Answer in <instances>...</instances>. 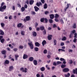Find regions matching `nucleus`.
<instances>
[{
  "label": "nucleus",
  "mask_w": 77,
  "mask_h": 77,
  "mask_svg": "<svg viewBox=\"0 0 77 77\" xmlns=\"http://www.w3.org/2000/svg\"><path fill=\"white\" fill-rule=\"evenodd\" d=\"M6 9V5H4V6L0 7V11L1 12H4L5 9Z\"/></svg>",
  "instance_id": "f257e3e1"
},
{
  "label": "nucleus",
  "mask_w": 77,
  "mask_h": 77,
  "mask_svg": "<svg viewBox=\"0 0 77 77\" xmlns=\"http://www.w3.org/2000/svg\"><path fill=\"white\" fill-rule=\"evenodd\" d=\"M28 45L29 46L31 49H33L34 47H33V43L31 42H30L28 43Z\"/></svg>",
  "instance_id": "f03ea898"
},
{
  "label": "nucleus",
  "mask_w": 77,
  "mask_h": 77,
  "mask_svg": "<svg viewBox=\"0 0 77 77\" xmlns=\"http://www.w3.org/2000/svg\"><path fill=\"white\" fill-rule=\"evenodd\" d=\"M42 3L41 2H37L36 3V6L38 7H39L40 6H42Z\"/></svg>",
  "instance_id": "7ed1b4c3"
},
{
  "label": "nucleus",
  "mask_w": 77,
  "mask_h": 77,
  "mask_svg": "<svg viewBox=\"0 0 77 77\" xmlns=\"http://www.w3.org/2000/svg\"><path fill=\"white\" fill-rule=\"evenodd\" d=\"M63 71L66 72L69 71V69L68 68H65L63 69Z\"/></svg>",
  "instance_id": "20e7f679"
},
{
  "label": "nucleus",
  "mask_w": 77,
  "mask_h": 77,
  "mask_svg": "<svg viewBox=\"0 0 77 77\" xmlns=\"http://www.w3.org/2000/svg\"><path fill=\"white\" fill-rule=\"evenodd\" d=\"M14 69V67L13 66H11L9 67V68L8 69V70L9 71H12V70Z\"/></svg>",
  "instance_id": "39448f33"
},
{
  "label": "nucleus",
  "mask_w": 77,
  "mask_h": 77,
  "mask_svg": "<svg viewBox=\"0 0 77 77\" xmlns=\"http://www.w3.org/2000/svg\"><path fill=\"white\" fill-rule=\"evenodd\" d=\"M28 57V56L26 54H24L23 56V59H26Z\"/></svg>",
  "instance_id": "423d86ee"
},
{
  "label": "nucleus",
  "mask_w": 77,
  "mask_h": 77,
  "mask_svg": "<svg viewBox=\"0 0 77 77\" xmlns=\"http://www.w3.org/2000/svg\"><path fill=\"white\" fill-rule=\"evenodd\" d=\"M26 21H30V16H27L25 17Z\"/></svg>",
  "instance_id": "0eeeda50"
},
{
  "label": "nucleus",
  "mask_w": 77,
  "mask_h": 77,
  "mask_svg": "<svg viewBox=\"0 0 77 77\" xmlns=\"http://www.w3.org/2000/svg\"><path fill=\"white\" fill-rule=\"evenodd\" d=\"M9 60H5L4 63V64L5 65V64H8L9 63Z\"/></svg>",
  "instance_id": "6e6552de"
},
{
  "label": "nucleus",
  "mask_w": 77,
  "mask_h": 77,
  "mask_svg": "<svg viewBox=\"0 0 77 77\" xmlns=\"http://www.w3.org/2000/svg\"><path fill=\"white\" fill-rule=\"evenodd\" d=\"M49 17L51 19H53L54 18V15L53 14H51L50 15Z\"/></svg>",
  "instance_id": "1a4fd4ad"
},
{
  "label": "nucleus",
  "mask_w": 77,
  "mask_h": 77,
  "mask_svg": "<svg viewBox=\"0 0 77 77\" xmlns=\"http://www.w3.org/2000/svg\"><path fill=\"white\" fill-rule=\"evenodd\" d=\"M34 8L36 12H38V10H39V9L37 6H35L34 7Z\"/></svg>",
  "instance_id": "9d476101"
},
{
  "label": "nucleus",
  "mask_w": 77,
  "mask_h": 77,
  "mask_svg": "<svg viewBox=\"0 0 77 77\" xmlns=\"http://www.w3.org/2000/svg\"><path fill=\"white\" fill-rule=\"evenodd\" d=\"M35 45L36 47H39L40 46V44L38 42H36L35 43Z\"/></svg>",
  "instance_id": "9b49d317"
},
{
  "label": "nucleus",
  "mask_w": 77,
  "mask_h": 77,
  "mask_svg": "<svg viewBox=\"0 0 77 77\" xmlns=\"http://www.w3.org/2000/svg\"><path fill=\"white\" fill-rule=\"evenodd\" d=\"M34 3V0H30L29 2V3L30 5H33V4Z\"/></svg>",
  "instance_id": "f8f14e48"
},
{
  "label": "nucleus",
  "mask_w": 77,
  "mask_h": 77,
  "mask_svg": "<svg viewBox=\"0 0 77 77\" xmlns=\"http://www.w3.org/2000/svg\"><path fill=\"white\" fill-rule=\"evenodd\" d=\"M47 43V42L45 40H44L42 42V46H44V45H45Z\"/></svg>",
  "instance_id": "ddd939ff"
},
{
  "label": "nucleus",
  "mask_w": 77,
  "mask_h": 77,
  "mask_svg": "<svg viewBox=\"0 0 77 77\" xmlns=\"http://www.w3.org/2000/svg\"><path fill=\"white\" fill-rule=\"evenodd\" d=\"M33 63L34 65H37L38 61H37V60H34L33 61Z\"/></svg>",
  "instance_id": "4468645a"
},
{
  "label": "nucleus",
  "mask_w": 77,
  "mask_h": 77,
  "mask_svg": "<svg viewBox=\"0 0 77 77\" xmlns=\"http://www.w3.org/2000/svg\"><path fill=\"white\" fill-rule=\"evenodd\" d=\"M0 35H5V33L1 29H0Z\"/></svg>",
  "instance_id": "2eb2a0df"
},
{
  "label": "nucleus",
  "mask_w": 77,
  "mask_h": 77,
  "mask_svg": "<svg viewBox=\"0 0 77 77\" xmlns=\"http://www.w3.org/2000/svg\"><path fill=\"white\" fill-rule=\"evenodd\" d=\"M51 37H52V35H49L48 36V40H50L52 38Z\"/></svg>",
  "instance_id": "dca6fc26"
},
{
  "label": "nucleus",
  "mask_w": 77,
  "mask_h": 77,
  "mask_svg": "<svg viewBox=\"0 0 77 77\" xmlns=\"http://www.w3.org/2000/svg\"><path fill=\"white\" fill-rule=\"evenodd\" d=\"M73 72L74 74H76L77 75V68H76L75 69H73Z\"/></svg>",
  "instance_id": "f3484780"
},
{
  "label": "nucleus",
  "mask_w": 77,
  "mask_h": 77,
  "mask_svg": "<svg viewBox=\"0 0 77 77\" xmlns=\"http://www.w3.org/2000/svg\"><path fill=\"white\" fill-rule=\"evenodd\" d=\"M29 60L30 62H32V61H33V60H34V58L32 57H31L29 58Z\"/></svg>",
  "instance_id": "a211bd4d"
},
{
  "label": "nucleus",
  "mask_w": 77,
  "mask_h": 77,
  "mask_svg": "<svg viewBox=\"0 0 77 77\" xmlns=\"http://www.w3.org/2000/svg\"><path fill=\"white\" fill-rule=\"evenodd\" d=\"M32 35L33 36H36V35H37V33H36V32H32Z\"/></svg>",
  "instance_id": "6ab92c4d"
},
{
  "label": "nucleus",
  "mask_w": 77,
  "mask_h": 77,
  "mask_svg": "<svg viewBox=\"0 0 77 77\" xmlns=\"http://www.w3.org/2000/svg\"><path fill=\"white\" fill-rule=\"evenodd\" d=\"M1 53L2 54H4V55L6 54V51H5V50L2 51H1Z\"/></svg>",
  "instance_id": "aec40b11"
},
{
  "label": "nucleus",
  "mask_w": 77,
  "mask_h": 77,
  "mask_svg": "<svg viewBox=\"0 0 77 77\" xmlns=\"http://www.w3.org/2000/svg\"><path fill=\"white\" fill-rule=\"evenodd\" d=\"M45 67H42L40 68V70L41 71H45Z\"/></svg>",
  "instance_id": "412c9836"
},
{
  "label": "nucleus",
  "mask_w": 77,
  "mask_h": 77,
  "mask_svg": "<svg viewBox=\"0 0 77 77\" xmlns=\"http://www.w3.org/2000/svg\"><path fill=\"white\" fill-rule=\"evenodd\" d=\"M47 4L46 3L45 4L44 6V9H47Z\"/></svg>",
  "instance_id": "4be33fe9"
},
{
  "label": "nucleus",
  "mask_w": 77,
  "mask_h": 77,
  "mask_svg": "<svg viewBox=\"0 0 77 77\" xmlns=\"http://www.w3.org/2000/svg\"><path fill=\"white\" fill-rule=\"evenodd\" d=\"M0 41L1 42V43H2V44H3V43H4V42H5V39L2 38L1 39Z\"/></svg>",
  "instance_id": "5701e85b"
},
{
  "label": "nucleus",
  "mask_w": 77,
  "mask_h": 77,
  "mask_svg": "<svg viewBox=\"0 0 77 77\" xmlns=\"http://www.w3.org/2000/svg\"><path fill=\"white\" fill-rule=\"evenodd\" d=\"M21 11L22 12H24V11H25V8H24V7H22L21 8Z\"/></svg>",
  "instance_id": "b1692460"
},
{
  "label": "nucleus",
  "mask_w": 77,
  "mask_h": 77,
  "mask_svg": "<svg viewBox=\"0 0 77 77\" xmlns=\"http://www.w3.org/2000/svg\"><path fill=\"white\" fill-rule=\"evenodd\" d=\"M22 26V23H19L18 24L17 26L18 27H19V28L20 27H21Z\"/></svg>",
  "instance_id": "393cba45"
},
{
  "label": "nucleus",
  "mask_w": 77,
  "mask_h": 77,
  "mask_svg": "<svg viewBox=\"0 0 77 77\" xmlns=\"http://www.w3.org/2000/svg\"><path fill=\"white\" fill-rule=\"evenodd\" d=\"M69 76H70V73H68L67 75H65V77H69Z\"/></svg>",
  "instance_id": "a878e982"
},
{
  "label": "nucleus",
  "mask_w": 77,
  "mask_h": 77,
  "mask_svg": "<svg viewBox=\"0 0 77 77\" xmlns=\"http://www.w3.org/2000/svg\"><path fill=\"white\" fill-rule=\"evenodd\" d=\"M5 23H1V26L3 28H4V26H5Z\"/></svg>",
  "instance_id": "bb28decb"
},
{
  "label": "nucleus",
  "mask_w": 77,
  "mask_h": 77,
  "mask_svg": "<svg viewBox=\"0 0 77 77\" xmlns=\"http://www.w3.org/2000/svg\"><path fill=\"white\" fill-rule=\"evenodd\" d=\"M34 50L35 51H39V48L38 47H35L34 48Z\"/></svg>",
  "instance_id": "cd10ccee"
},
{
  "label": "nucleus",
  "mask_w": 77,
  "mask_h": 77,
  "mask_svg": "<svg viewBox=\"0 0 77 77\" xmlns=\"http://www.w3.org/2000/svg\"><path fill=\"white\" fill-rule=\"evenodd\" d=\"M40 29L41 30H44V27L42 26L40 27Z\"/></svg>",
  "instance_id": "c85d7f7f"
},
{
  "label": "nucleus",
  "mask_w": 77,
  "mask_h": 77,
  "mask_svg": "<svg viewBox=\"0 0 77 77\" xmlns=\"http://www.w3.org/2000/svg\"><path fill=\"white\" fill-rule=\"evenodd\" d=\"M66 39V37L65 36H64L63 38H62V41H65Z\"/></svg>",
  "instance_id": "c756f323"
},
{
  "label": "nucleus",
  "mask_w": 77,
  "mask_h": 77,
  "mask_svg": "<svg viewBox=\"0 0 77 77\" xmlns=\"http://www.w3.org/2000/svg\"><path fill=\"white\" fill-rule=\"evenodd\" d=\"M45 20V18H41L40 20V21L42 23H43L44 21Z\"/></svg>",
  "instance_id": "7c9ffc66"
},
{
  "label": "nucleus",
  "mask_w": 77,
  "mask_h": 77,
  "mask_svg": "<svg viewBox=\"0 0 77 77\" xmlns=\"http://www.w3.org/2000/svg\"><path fill=\"white\" fill-rule=\"evenodd\" d=\"M66 66V65L65 64H62L61 65V67L62 68H64Z\"/></svg>",
  "instance_id": "2f4dec72"
},
{
  "label": "nucleus",
  "mask_w": 77,
  "mask_h": 77,
  "mask_svg": "<svg viewBox=\"0 0 77 77\" xmlns=\"http://www.w3.org/2000/svg\"><path fill=\"white\" fill-rule=\"evenodd\" d=\"M73 29H75L76 28V23H74L73 24Z\"/></svg>",
  "instance_id": "473e14b6"
},
{
  "label": "nucleus",
  "mask_w": 77,
  "mask_h": 77,
  "mask_svg": "<svg viewBox=\"0 0 77 77\" xmlns=\"http://www.w3.org/2000/svg\"><path fill=\"white\" fill-rule=\"evenodd\" d=\"M43 53L44 54H47V49H45L43 51Z\"/></svg>",
  "instance_id": "72a5a7b5"
},
{
  "label": "nucleus",
  "mask_w": 77,
  "mask_h": 77,
  "mask_svg": "<svg viewBox=\"0 0 77 77\" xmlns=\"http://www.w3.org/2000/svg\"><path fill=\"white\" fill-rule=\"evenodd\" d=\"M49 21L50 23H51V24L52 23H53V20L51 19H49Z\"/></svg>",
  "instance_id": "f704fd0d"
},
{
  "label": "nucleus",
  "mask_w": 77,
  "mask_h": 77,
  "mask_svg": "<svg viewBox=\"0 0 77 77\" xmlns=\"http://www.w3.org/2000/svg\"><path fill=\"white\" fill-rule=\"evenodd\" d=\"M24 33H25V32L24 31H22L21 32V35L22 36H24Z\"/></svg>",
  "instance_id": "c9c22d12"
},
{
  "label": "nucleus",
  "mask_w": 77,
  "mask_h": 77,
  "mask_svg": "<svg viewBox=\"0 0 77 77\" xmlns=\"http://www.w3.org/2000/svg\"><path fill=\"white\" fill-rule=\"evenodd\" d=\"M59 15H58L57 14H56L55 15V18H57L58 17H59Z\"/></svg>",
  "instance_id": "e433bc0d"
},
{
  "label": "nucleus",
  "mask_w": 77,
  "mask_h": 77,
  "mask_svg": "<svg viewBox=\"0 0 77 77\" xmlns=\"http://www.w3.org/2000/svg\"><path fill=\"white\" fill-rule=\"evenodd\" d=\"M60 61H65V59H64L63 58H61L60 59Z\"/></svg>",
  "instance_id": "4c0bfd02"
},
{
  "label": "nucleus",
  "mask_w": 77,
  "mask_h": 77,
  "mask_svg": "<svg viewBox=\"0 0 77 77\" xmlns=\"http://www.w3.org/2000/svg\"><path fill=\"white\" fill-rule=\"evenodd\" d=\"M54 45H56V43H57V41H56V40H54Z\"/></svg>",
  "instance_id": "58836bf2"
},
{
  "label": "nucleus",
  "mask_w": 77,
  "mask_h": 77,
  "mask_svg": "<svg viewBox=\"0 0 77 77\" xmlns=\"http://www.w3.org/2000/svg\"><path fill=\"white\" fill-rule=\"evenodd\" d=\"M62 63V62H61V61H58L57 62V65H59V64H61V63Z\"/></svg>",
  "instance_id": "ea45409f"
},
{
  "label": "nucleus",
  "mask_w": 77,
  "mask_h": 77,
  "mask_svg": "<svg viewBox=\"0 0 77 77\" xmlns=\"http://www.w3.org/2000/svg\"><path fill=\"white\" fill-rule=\"evenodd\" d=\"M38 26V24L37 22H36L35 23V28H37V26Z\"/></svg>",
  "instance_id": "a19ab883"
},
{
  "label": "nucleus",
  "mask_w": 77,
  "mask_h": 77,
  "mask_svg": "<svg viewBox=\"0 0 77 77\" xmlns=\"http://www.w3.org/2000/svg\"><path fill=\"white\" fill-rule=\"evenodd\" d=\"M45 23H47L48 22V20L47 19V18H45Z\"/></svg>",
  "instance_id": "79ce46f5"
},
{
  "label": "nucleus",
  "mask_w": 77,
  "mask_h": 77,
  "mask_svg": "<svg viewBox=\"0 0 77 77\" xmlns=\"http://www.w3.org/2000/svg\"><path fill=\"white\" fill-rule=\"evenodd\" d=\"M73 35V34H72V33H70V35H69L70 38H72V35Z\"/></svg>",
  "instance_id": "37998d69"
},
{
  "label": "nucleus",
  "mask_w": 77,
  "mask_h": 77,
  "mask_svg": "<svg viewBox=\"0 0 77 77\" xmlns=\"http://www.w3.org/2000/svg\"><path fill=\"white\" fill-rule=\"evenodd\" d=\"M60 21H61V24H64V22H63V19L62 18L61 19Z\"/></svg>",
  "instance_id": "c03bdc74"
},
{
  "label": "nucleus",
  "mask_w": 77,
  "mask_h": 77,
  "mask_svg": "<svg viewBox=\"0 0 77 77\" xmlns=\"http://www.w3.org/2000/svg\"><path fill=\"white\" fill-rule=\"evenodd\" d=\"M43 35H45L46 34V30L45 29H44V31L43 32Z\"/></svg>",
  "instance_id": "a18cd8bd"
},
{
  "label": "nucleus",
  "mask_w": 77,
  "mask_h": 77,
  "mask_svg": "<svg viewBox=\"0 0 77 77\" xmlns=\"http://www.w3.org/2000/svg\"><path fill=\"white\" fill-rule=\"evenodd\" d=\"M20 70L21 71H22V72H24V68L23 67L21 68H20Z\"/></svg>",
  "instance_id": "49530a36"
},
{
  "label": "nucleus",
  "mask_w": 77,
  "mask_h": 77,
  "mask_svg": "<svg viewBox=\"0 0 77 77\" xmlns=\"http://www.w3.org/2000/svg\"><path fill=\"white\" fill-rule=\"evenodd\" d=\"M72 63H73V62H72V60H69V64L71 65V64H72Z\"/></svg>",
  "instance_id": "de8ad7c7"
},
{
  "label": "nucleus",
  "mask_w": 77,
  "mask_h": 77,
  "mask_svg": "<svg viewBox=\"0 0 77 77\" xmlns=\"http://www.w3.org/2000/svg\"><path fill=\"white\" fill-rule=\"evenodd\" d=\"M31 14L32 15H35L36 13H35V12L33 11H32L31 12Z\"/></svg>",
  "instance_id": "09e8293b"
},
{
  "label": "nucleus",
  "mask_w": 77,
  "mask_h": 77,
  "mask_svg": "<svg viewBox=\"0 0 77 77\" xmlns=\"http://www.w3.org/2000/svg\"><path fill=\"white\" fill-rule=\"evenodd\" d=\"M14 51H15V52H16V51H17V50H18V48H14Z\"/></svg>",
  "instance_id": "8fccbe9b"
},
{
  "label": "nucleus",
  "mask_w": 77,
  "mask_h": 77,
  "mask_svg": "<svg viewBox=\"0 0 77 77\" xmlns=\"http://www.w3.org/2000/svg\"><path fill=\"white\" fill-rule=\"evenodd\" d=\"M76 32V31L75 30H73L72 31V33L74 34V33H75Z\"/></svg>",
  "instance_id": "3c124183"
},
{
  "label": "nucleus",
  "mask_w": 77,
  "mask_h": 77,
  "mask_svg": "<svg viewBox=\"0 0 77 77\" xmlns=\"http://www.w3.org/2000/svg\"><path fill=\"white\" fill-rule=\"evenodd\" d=\"M25 70H24L23 69V72H27V70H27V69L26 68H25Z\"/></svg>",
  "instance_id": "603ef678"
},
{
  "label": "nucleus",
  "mask_w": 77,
  "mask_h": 77,
  "mask_svg": "<svg viewBox=\"0 0 77 77\" xmlns=\"http://www.w3.org/2000/svg\"><path fill=\"white\" fill-rule=\"evenodd\" d=\"M55 21L56 22H59V20L57 19V18H55Z\"/></svg>",
  "instance_id": "864d4df0"
},
{
  "label": "nucleus",
  "mask_w": 77,
  "mask_h": 77,
  "mask_svg": "<svg viewBox=\"0 0 77 77\" xmlns=\"http://www.w3.org/2000/svg\"><path fill=\"white\" fill-rule=\"evenodd\" d=\"M76 41H77V39H76V38H74V40H73L74 42H75H75H76Z\"/></svg>",
  "instance_id": "5fc2aeb1"
},
{
  "label": "nucleus",
  "mask_w": 77,
  "mask_h": 77,
  "mask_svg": "<svg viewBox=\"0 0 77 77\" xmlns=\"http://www.w3.org/2000/svg\"><path fill=\"white\" fill-rule=\"evenodd\" d=\"M48 13H49V12H48V11H46L45 12V15H47V14H48Z\"/></svg>",
  "instance_id": "6e6d98bb"
},
{
  "label": "nucleus",
  "mask_w": 77,
  "mask_h": 77,
  "mask_svg": "<svg viewBox=\"0 0 77 77\" xmlns=\"http://www.w3.org/2000/svg\"><path fill=\"white\" fill-rule=\"evenodd\" d=\"M36 77H40V75L39 74V73L37 74L36 75Z\"/></svg>",
  "instance_id": "4d7b16f0"
},
{
  "label": "nucleus",
  "mask_w": 77,
  "mask_h": 77,
  "mask_svg": "<svg viewBox=\"0 0 77 77\" xmlns=\"http://www.w3.org/2000/svg\"><path fill=\"white\" fill-rule=\"evenodd\" d=\"M23 46H20L19 47V48H20V49H23Z\"/></svg>",
  "instance_id": "13d9d810"
},
{
  "label": "nucleus",
  "mask_w": 77,
  "mask_h": 77,
  "mask_svg": "<svg viewBox=\"0 0 77 77\" xmlns=\"http://www.w3.org/2000/svg\"><path fill=\"white\" fill-rule=\"evenodd\" d=\"M3 38V36L1 35L0 36V41Z\"/></svg>",
  "instance_id": "bf43d9fd"
},
{
  "label": "nucleus",
  "mask_w": 77,
  "mask_h": 77,
  "mask_svg": "<svg viewBox=\"0 0 77 77\" xmlns=\"http://www.w3.org/2000/svg\"><path fill=\"white\" fill-rule=\"evenodd\" d=\"M41 2L43 4L45 3V1L44 0H41Z\"/></svg>",
  "instance_id": "052dcab7"
},
{
  "label": "nucleus",
  "mask_w": 77,
  "mask_h": 77,
  "mask_svg": "<svg viewBox=\"0 0 77 77\" xmlns=\"http://www.w3.org/2000/svg\"><path fill=\"white\" fill-rule=\"evenodd\" d=\"M24 7L25 8L27 9V5L26 4L24 5Z\"/></svg>",
  "instance_id": "680f3d73"
},
{
  "label": "nucleus",
  "mask_w": 77,
  "mask_h": 77,
  "mask_svg": "<svg viewBox=\"0 0 77 77\" xmlns=\"http://www.w3.org/2000/svg\"><path fill=\"white\" fill-rule=\"evenodd\" d=\"M60 45H61V46H63V45H65V44L63 42H62L61 44Z\"/></svg>",
  "instance_id": "e2e57ef3"
},
{
  "label": "nucleus",
  "mask_w": 77,
  "mask_h": 77,
  "mask_svg": "<svg viewBox=\"0 0 77 77\" xmlns=\"http://www.w3.org/2000/svg\"><path fill=\"white\" fill-rule=\"evenodd\" d=\"M47 57L48 59H50L51 57V56L50 55H47Z\"/></svg>",
  "instance_id": "0e129e2a"
},
{
  "label": "nucleus",
  "mask_w": 77,
  "mask_h": 77,
  "mask_svg": "<svg viewBox=\"0 0 77 77\" xmlns=\"http://www.w3.org/2000/svg\"><path fill=\"white\" fill-rule=\"evenodd\" d=\"M17 5L18 7H19L20 8L21 7V5H20V4H17Z\"/></svg>",
  "instance_id": "69168bd1"
},
{
  "label": "nucleus",
  "mask_w": 77,
  "mask_h": 77,
  "mask_svg": "<svg viewBox=\"0 0 77 77\" xmlns=\"http://www.w3.org/2000/svg\"><path fill=\"white\" fill-rule=\"evenodd\" d=\"M12 16H10L8 18L9 20H12Z\"/></svg>",
  "instance_id": "338daca9"
},
{
  "label": "nucleus",
  "mask_w": 77,
  "mask_h": 77,
  "mask_svg": "<svg viewBox=\"0 0 77 77\" xmlns=\"http://www.w3.org/2000/svg\"><path fill=\"white\" fill-rule=\"evenodd\" d=\"M69 52L70 53L71 52H72V49H69L68 50Z\"/></svg>",
  "instance_id": "774afa93"
}]
</instances>
